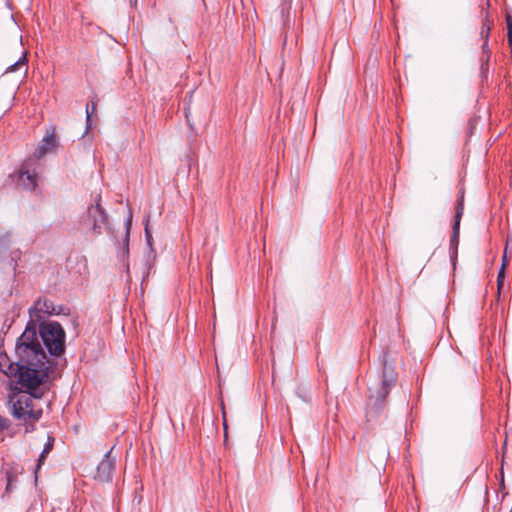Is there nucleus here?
<instances>
[{
	"instance_id": "obj_1",
	"label": "nucleus",
	"mask_w": 512,
	"mask_h": 512,
	"mask_svg": "<svg viewBox=\"0 0 512 512\" xmlns=\"http://www.w3.org/2000/svg\"><path fill=\"white\" fill-rule=\"evenodd\" d=\"M15 352L17 361L11 362L6 354H0V370L9 376H16L18 383L27 389L40 387L52 372V363L42 349L36 331L29 326L19 337Z\"/></svg>"
},
{
	"instance_id": "obj_2",
	"label": "nucleus",
	"mask_w": 512,
	"mask_h": 512,
	"mask_svg": "<svg viewBox=\"0 0 512 512\" xmlns=\"http://www.w3.org/2000/svg\"><path fill=\"white\" fill-rule=\"evenodd\" d=\"M38 388H25L26 391L15 390L10 394L8 400L12 416L24 424L31 425V430L34 429V423L41 418L43 413L42 407L38 404V400L42 396V392H37Z\"/></svg>"
},
{
	"instance_id": "obj_3",
	"label": "nucleus",
	"mask_w": 512,
	"mask_h": 512,
	"mask_svg": "<svg viewBox=\"0 0 512 512\" xmlns=\"http://www.w3.org/2000/svg\"><path fill=\"white\" fill-rule=\"evenodd\" d=\"M40 336L52 356H60L65 350V331L58 322H44L39 328Z\"/></svg>"
},
{
	"instance_id": "obj_4",
	"label": "nucleus",
	"mask_w": 512,
	"mask_h": 512,
	"mask_svg": "<svg viewBox=\"0 0 512 512\" xmlns=\"http://www.w3.org/2000/svg\"><path fill=\"white\" fill-rule=\"evenodd\" d=\"M397 380V373L395 372L394 368L387 364V362L384 363L383 368V379L381 388H370V401L374 399V405H380L387 395L389 394V391L391 387H393Z\"/></svg>"
},
{
	"instance_id": "obj_5",
	"label": "nucleus",
	"mask_w": 512,
	"mask_h": 512,
	"mask_svg": "<svg viewBox=\"0 0 512 512\" xmlns=\"http://www.w3.org/2000/svg\"><path fill=\"white\" fill-rule=\"evenodd\" d=\"M59 147L60 143L56 132V127L50 126L46 129L45 135L38 145L37 156L42 158L47 155L54 154Z\"/></svg>"
},
{
	"instance_id": "obj_6",
	"label": "nucleus",
	"mask_w": 512,
	"mask_h": 512,
	"mask_svg": "<svg viewBox=\"0 0 512 512\" xmlns=\"http://www.w3.org/2000/svg\"><path fill=\"white\" fill-rule=\"evenodd\" d=\"M101 197L97 196L95 204L88 208V217L92 219V229L95 234H101L103 226L108 224V216L100 204Z\"/></svg>"
},
{
	"instance_id": "obj_7",
	"label": "nucleus",
	"mask_w": 512,
	"mask_h": 512,
	"mask_svg": "<svg viewBox=\"0 0 512 512\" xmlns=\"http://www.w3.org/2000/svg\"><path fill=\"white\" fill-rule=\"evenodd\" d=\"M29 316L30 321L27 325L30 328H33L35 331V322L39 321L41 318V313L45 314H58L59 312L56 311L53 302L49 299H38L32 307L29 308Z\"/></svg>"
},
{
	"instance_id": "obj_8",
	"label": "nucleus",
	"mask_w": 512,
	"mask_h": 512,
	"mask_svg": "<svg viewBox=\"0 0 512 512\" xmlns=\"http://www.w3.org/2000/svg\"><path fill=\"white\" fill-rule=\"evenodd\" d=\"M114 468L115 460L111 458V451H109L97 466L94 478L102 483L108 482L111 480Z\"/></svg>"
},
{
	"instance_id": "obj_9",
	"label": "nucleus",
	"mask_w": 512,
	"mask_h": 512,
	"mask_svg": "<svg viewBox=\"0 0 512 512\" xmlns=\"http://www.w3.org/2000/svg\"><path fill=\"white\" fill-rule=\"evenodd\" d=\"M37 179V173L27 167L21 168L17 173V184L27 190H33L36 188Z\"/></svg>"
},
{
	"instance_id": "obj_10",
	"label": "nucleus",
	"mask_w": 512,
	"mask_h": 512,
	"mask_svg": "<svg viewBox=\"0 0 512 512\" xmlns=\"http://www.w3.org/2000/svg\"><path fill=\"white\" fill-rule=\"evenodd\" d=\"M463 214V196L461 197V200L459 201V206L457 208V211H456V221H455V224H454V227H453V235L451 237V244L457 246L458 244V241H459V224H460V219H461V216Z\"/></svg>"
},
{
	"instance_id": "obj_11",
	"label": "nucleus",
	"mask_w": 512,
	"mask_h": 512,
	"mask_svg": "<svg viewBox=\"0 0 512 512\" xmlns=\"http://www.w3.org/2000/svg\"><path fill=\"white\" fill-rule=\"evenodd\" d=\"M52 447H53V439L48 437V442L46 443L42 453L39 456L36 472L39 470L40 466L46 459L47 455L50 453Z\"/></svg>"
},
{
	"instance_id": "obj_12",
	"label": "nucleus",
	"mask_w": 512,
	"mask_h": 512,
	"mask_svg": "<svg viewBox=\"0 0 512 512\" xmlns=\"http://www.w3.org/2000/svg\"><path fill=\"white\" fill-rule=\"evenodd\" d=\"M97 106V101L92 100L90 104L86 106V122H87V128L90 127L91 124V116L95 112Z\"/></svg>"
},
{
	"instance_id": "obj_13",
	"label": "nucleus",
	"mask_w": 512,
	"mask_h": 512,
	"mask_svg": "<svg viewBox=\"0 0 512 512\" xmlns=\"http://www.w3.org/2000/svg\"><path fill=\"white\" fill-rule=\"evenodd\" d=\"M490 30H491V23L488 19H486L482 25V30H481V35L485 39V44L487 43Z\"/></svg>"
},
{
	"instance_id": "obj_14",
	"label": "nucleus",
	"mask_w": 512,
	"mask_h": 512,
	"mask_svg": "<svg viewBox=\"0 0 512 512\" xmlns=\"http://www.w3.org/2000/svg\"><path fill=\"white\" fill-rule=\"evenodd\" d=\"M26 63V54L23 55L22 58H20L17 62H15L13 65H11L7 70L6 72H14L16 71L19 67L21 66H24Z\"/></svg>"
},
{
	"instance_id": "obj_15",
	"label": "nucleus",
	"mask_w": 512,
	"mask_h": 512,
	"mask_svg": "<svg viewBox=\"0 0 512 512\" xmlns=\"http://www.w3.org/2000/svg\"><path fill=\"white\" fill-rule=\"evenodd\" d=\"M507 263H508V262H507V260H506V256L504 255V256H503V263H502V267H501V269H500V271H499L498 279H497V281H498V286H499V287L501 286V284H502V282H503V280H504L505 267H506Z\"/></svg>"
},
{
	"instance_id": "obj_16",
	"label": "nucleus",
	"mask_w": 512,
	"mask_h": 512,
	"mask_svg": "<svg viewBox=\"0 0 512 512\" xmlns=\"http://www.w3.org/2000/svg\"><path fill=\"white\" fill-rule=\"evenodd\" d=\"M506 21H507V29H508V41H509V44L512 45V16L511 15H507L506 16Z\"/></svg>"
},
{
	"instance_id": "obj_17",
	"label": "nucleus",
	"mask_w": 512,
	"mask_h": 512,
	"mask_svg": "<svg viewBox=\"0 0 512 512\" xmlns=\"http://www.w3.org/2000/svg\"><path fill=\"white\" fill-rule=\"evenodd\" d=\"M9 426V421L6 418L0 416V431L7 429Z\"/></svg>"
},
{
	"instance_id": "obj_18",
	"label": "nucleus",
	"mask_w": 512,
	"mask_h": 512,
	"mask_svg": "<svg viewBox=\"0 0 512 512\" xmlns=\"http://www.w3.org/2000/svg\"><path fill=\"white\" fill-rule=\"evenodd\" d=\"M145 233H146L147 244L151 247L152 246V236H151L148 228L145 229Z\"/></svg>"
},
{
	"instance_id": "obj_19",
	"label": "nucleus",
	"mask_w": 512,
	"mask_h": 512,
	"mask_svg": "<svg viewBox=\"0 0 512 512\" xmlns=\"http://www.w3.org/2000/svg\"><path fill=\"white\" fill-rule=\"evenodd\" d=\"M222 413H223V426H224V430H225V434H226L227 433L226 413H225V409H224L223 405H222Z\"/></svg>"
},
{
	"instance_id": "obj_20",
	"label": "nucleus",
	"mask_w": 512,
	"mask_h": 512,
	"mask_svg": "<svg viewBox=\"0 0 512 512\" xmlns=\"http://www.w3.org/2000/svg\"><path fill=\"white\" fill-rule=\"evenodd\" d=\"M12 480H13V478H12L11 474L7 473V481H8V483H7V490L10 489L11 484H12Z\"/></svg>"
}]
</instances>
